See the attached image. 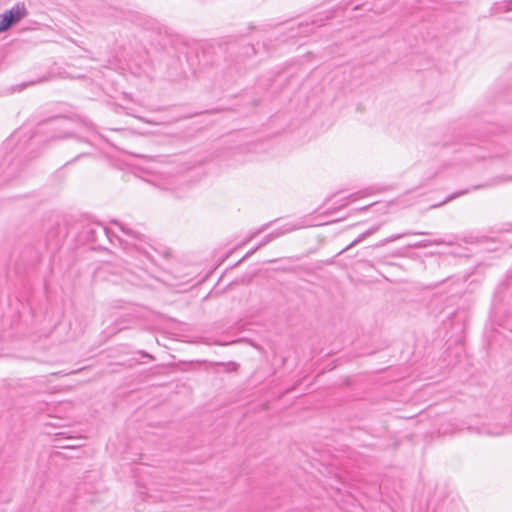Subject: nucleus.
<instances>
[{"mask_svg": "<svg viewBox=\"0 0 512 512\" xmlns=\"http://www.w3.org/2000/svg\"><path fill=\"white\" fill-rule=\"evenodd\" d=\"M444 241L442 240H430V239H425V240H421L419 242H416L414 244L411 245V247L413 248H426V247H429V246H432V245H441L443 244Z\"/></svg>", "mask_w": 512, "mask_h": 512, "instance_id": "nucleus-6", "label": "nucleus"}, {"mask_svg": "<svg viewBox=\"0 0 512 512\" xmlns=\"http://www.w3.org/2000/svg\"><path fill=\"white\" fill-rule=\"evenodd\" d=\"M429 233L428 232H406V233H403V234H396V235H392L391 237L383 240L379 246H382L388 242H392V241H395L397 239H400L402 236H405V235H428Z\"/></svg>", "mask_w": 512, "mask_h": 512, "instance_id": "nucleus-7", "label": "nucleus"}, {"mask_svg": "<svg viewBox=\"0 0 512 512\" xmlns=\"http://www.w3.org/2000/svg\"><path fill=\"white\" fill-rule=\"evenodd\" d=\"M379 229H380V225H376V226L369 228L368 230H366L365 232L360 234L355 240H353L345 249H343V251H346V250L352 248L353 246L359 244L360 242L365 240L367 237L376 233Z\"/></svg>", "mask_w": 512, "mask_h": 512, "instance_id": "nucleus-3", "label": "nucleus"}, {"mask_svg": "<svg viewBox=\"0 0 512 512\" xmlns=\"http://www.w3.org/2000/svg\"><path fill=\"white\" fill-rule=\"evenodd\" d=\"M314 26H315V22L314 21L311 24H309V23H300L297 26L298 32L297 33H292L291 37H295V36H308L309 34H311L313 32Z\"/></svg>", "mask_w": 512, "mask_h": 512, "instance_id": "nucleus-4", "label": "nucleus"}, {"mask_svg": "<svg viewBox=\"0 0 512 512\" xmlns=\"http://www.w3.org/2000/svg\"><path fill=\"white\" fill-rule=\"evenodd\" d=\"M268 226V224L263 225L260 229H258L255 234L261 233L264 231V229Z\"/></svg>", "mask_w": 512, "mask_h": 512, "instance_id": "nucleus-12", "label": "nucleus"}, {"mask_svg": "<svg viewBox=\"0 0 512 512\" xmlns=\"http://www.w3.org/2000/svg\"><path fill=\"white\" fill-rule=\"evenodd\" d=\"M505 428L500 425H495L492 428H485L484 433L488 435L498 436L504 433Z\"/></svg>", "mask_w": 512, "mask_h": 512, "instance_id": "nucleus-9", "label": "nucleus"}, {"mask_svg": "<svg viewBox=\"0 0 512 512\" xmlns=\"http://www.w3.org/2000/svg\"><path fill=\"white\" fill-rule=\"evenodd\" d=\"M111 222L119 226L121 232L126 236V238L115 235L101 224H90L84 229L86 239L96 243L99 241L100 236H105L112 242V237H115L125 250L143 256L153 262V258L147 250L148 247L152 248V246L149 243V238L142 230L129 227L117 220H112Z\"/></svg>", "mask_w": 512, "mask_h": 512, "instance_id": "nucleus-1", "label": "nucleus"}, {"mask_svg": "<svg viewBox=\"0 0 512 512\" xmlns=\"http://www.w3.org/2000/svg\"><path fill=\"white\" fill-rule=\"evenodd\" d=\"M242 49H243L242 56H244V57H248V56L255 54V49H254L253 45H251L250 43L245 44L242 47Z\"/></svg>", "mask_w": 512, "mask_h": 512, "instance_id": "nucleus-10", "label": "nucleus"}, {"mask_svg": "<svg viewBox=\"0 0 512 512\" xmlns=\"http://www.w3.org/2000/svg\"><path fill=\"white\" fill-rule=\"evenodd\" d=\"M142 354H143L144 356H146V357H149V358L153 359V356L149 355L148 353H144V352H143Z\"/></svg>", "mask_w": 512, "mask_h": 512, "instance_id": "nucleus-13", "label": "nucleus"}, {"mask_svg": "<svg viewBox=\"0 0 512 512\" xmlns=\"http://www.w3.org/2000/svg\"><path fill=\"white\" fill-rule=\"evenodd\" d=\"M258 248H259V247L257 246V247H255L254 249H252V250L248 251V252L245 254V256H244L243 258L245 259V258L250 257V256H251V255H252V254H253V253H254Z\"/></svg>", "mask_w": 512, "mask_h": 512, "instance_id": "nucleus-11", "label": "nucleus"}, {"mask_svg": "<svg viewBox=\"0 0 512 512\" xmlns=\"http://www.w3.org/2000/svg\"><path fill=\"white\" fill-rule=\"evenodd\" d=\"M503 129L502 127H500L499 125L497 124H489L487 128H485V131L482 132L481 134V141H485L486 139V133H498V132H502Z\"/></svg>", "mask_w": 512, "mask_h": 512, "instance_id": "nucleus-8", "label": "nucleus"}, {"mask_svg": "<svg viewBox=\"0 0 512 512\" xmlns=\"http://www.w3.org/2000/svg\"><path fill=\"white\" fill-rule=\"evenodd\" d=\"M295 228L294 227H290V228H286L285 230H281V231H277V232H272L270 233L269 235H267L258 245V247H262L266 244H268L270 241H272L273 239L279 237L280 235L286 233V232H289V231H292L294 230Z\"/></svg>", "mask_w": 512, "mask_h": 512, "instance_id": "nucleus-5", "label": "nucleus"}, {"mask_svg": "<svg viewBox=\"0 0 512 512\" xmlns=\"http://www.w3.org/2000/svg\"><path fill=\"white\" fill-rule=\"evenodd\" d=\"M28 11L24 3H17L11 9L4 12L0 19V33L7 31L22 18L26 17Z\"/></svg>", "mask_w": 512, "mask_h": 512, "instance_id": "nucleus-2", "label": "nucleus"}, {"mask_svg": "<svg viewBox=\"0 0 512 512\" xmlns=\"http://www.w3.org/2000/svg\"><path fill=\"white\" fill-rule=\"evenodd\" d=\"M45 80H48V77H45L43 79H39L37 82H42V81H45Z\"/></svg>", "mask_w": 512, "mask_h": 512, "instance_id": "nucleus-14", "label": "nucleus"}]
</instances>
